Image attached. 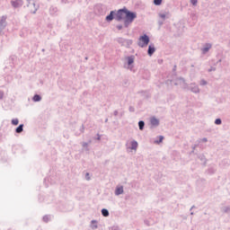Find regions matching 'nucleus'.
<instances>
[{
    "mask_svg": "<svg viewBox=\"0 0 230 230\" xmlns=\"http://www.w3.org/2000/svg\"><path fill=\"white\" fill-rule=\"evenodd\" d=\"M189 89L191 91V93H194V94H199V93H200L199 85H197L195 83L190 84Z\"/></svg>",
    "mask_w": 230,
    "mask_h": 230,
    "instance_id": "7",
    "label": "nucleus"
},
{
    "mask_svg": "<svg viewBox=\"0 0 230 230\" xmlns=\"http://www.w3.org/2000/svg\"><path fill=\"white\" fill-rule=\"evenodd\" d=\"M158 15L160 19H163V21H166V19H170V17H172V13H170V12L160 13Z\"/></svg>",
    "mask_w": 230,
    "mask_h": 230,
    "instance_id": "8",
    "label": "nucleus"
},
{
    "mask_svg": "<svg viewBox=\"0 0 230 230\" xmlns=\"http://www.w3.org/2000/svg\"><path fill=\"white\" fill-rule=\"evenodd\" d=\"M145 224H148V222H147V221H145Z\"/></svg>",
    "mask_w": 230,
    "mask_h": 230,
    "instance_id": "48",
    "label": "nucleus"
},
{
    "mask_svg": "<svg viewBox=\"0 0 230 230\" xmlns=\"http://www.w3.org/2000/svg\"><path fill=\"white\" fill-rule=\"evenodd\" d=\"M42 220H43V222L48 223V222H49V220H51V216L46 215V216H44V217H42Z\"/></svg>",
    "mask_w": 230,
    "mask_h": 230,
    "instance_id": "23",
    "label": "nucleus"
},
{
    "mask_svg": "<svg viewBox=\"0 0 230 230\" xmlns=\"http://www.w3.org/2000/svg\"><path fill=\"white\" fill-rule=\"evenodd\" d=\"M44 181H45V182H46V181H48V179H45Z\"/></svg>",
    "mask_w": 230,
    "mask_h": 230,
    "instance_id": "49",
    "label": "nucleus"
},
{
    "mask_svg": "<svg viewBox=\"0 0 230 230\" xmlns=\"http://www.w3.org/2000/svg\"><path fill=\"white\" fill-rule=\"evenodd\" d=\"M85 179L86 181H91V178L89 177V172L85 173Z\"/></svg>",
    "mask_w": 230,
    "mask_h": 230,
    "instance_id": "33",
    "label": "nucleus"
},
{
    "mask_svg": "<svg viewBox=\"0 0 230 230\" xmlns=\"http://www.w3.org/2000/svg\"><path fill=\"white\" fill-rule=\"evenodd\" d=\"M162 4L163 0H154V4H155V6H161Z\"/></svg>",
    "mask_w": 230,
    "mask_h": 230,
    "instance_id": "24",
    "label": "nucleus"
},
{
    "mask_svg": "<svg viewBox=\"0 0 230 230\" xmlns=\"http://www.w3.org/2000/svg\"><path fill=\"white\" fill-rule=\"evenodd\" d=\"M172 71H177V66H174Z\"/></svg>",
    "mask_w": 230,
    "mask_h": 230,
    "instance_id": "42",
    "label": "nucleus"
},
{
    "mask_svg": "<svg viewBox=\"0 0 230 230\" xmlns=\"http://www.w3.org/2000/svg\"><path fill=\"white\" fill-rule=\"evenodd\" d=\"M62 3H64V0H62Z\"/></svg>",
    "mask_w": 230,
    "mask_h": 230,
    "instance_id": "52",
    "label": "nucleus"
},
{
    "mask_svg": "<svg viewBox=\"0 0 230 230\" xmlns=\"http://www.w3.org/2000/svg\"><path fill=\"white\" fill-rule=\"evenodd\" d=\"M190 215H193V212H191Z\"/></svg>",
    "mask_w": 230,
    "mask_h": 230,
    "instance_id": "50",
    "label": "nucleus"
},
{
    "mask_svg": "<svg viewBox=\"0 0 230 230\" xmlns=\"http://www.w3.org/2000/svg\"><path fill=\"white\" fill-rule=\"evenodd\" d=\"M130 145H131V147H130L131 150H137V145H138L137 141L132 140Z\"/></svg>",
    "mask_w": 230,
    "mask_h": 230,
    "instance_id": "18",
    "label": "nucleus"
},
{
    "mask_svg": "<svg viewBox=\"0 0 230 230\" xmlns=\"http://www.w3.org/2000/svg\"><path fill=\"white\" fill-rule=\"evenodd\" d=\"M211 71H217V68L211 66V67L208 69V73H211Z\"/></svg>",
    "mask_w": 230,
    "mask_h": 230,
    "instance_id": "32",
    "label": "nucleus"
},
{
    "mask_svg": "<svg viewBox=\"0 0 230 230\" xmlns=\"http://www.w3.org/2000/svg\"><path fill=\"white\" fill-rule=\"evenodd\" d=\"M139 40H141V42L138 43L139 48H145V46H148L149 42H150V37H148V35L144 34L143 36H140Z\"/></svg>",
    "mask_w": 230,
    "mask_h": 230,
    "instance_id": "5",
    "label": "nucleus"
},
{
    "mask_svg": "<svg viewBox=\"0 0 230 230\" xmlns=\"http://www.w3.org/2000/svg\"><path fill=\"white\" fill-rule=\"evenodd\" d=\"M137 18V13L129 11L128 9H126V16L124 19V28H128L132 22H134V20Z\"/></svg>",
    "mask_w": 230,
    "mask_h": 230,
    "instance_id": "2",
    "label": "nucleus"
},
{
    "mask_svg": "<svg viewBox=\"0 0 230 230\" xmlns=\"http://www.w3.org/2000/svg\"><path fill=\"white\" fill-rule=\"evenodd\" d=\"M42 100V97L39 94H34V96L32 97V101L37 102H40Z\"/></svg>",
    "mask_w": 230,
    "mask_h": 230,
    "instance_id": "19",
    "label": "nucleus"
},
{
    "mask_svg": "<svg viewBox=\"0 0 230 230\" xmlns=\"http://www.w3.org/2000/svg\"><path fill=\"white\" fill-rule=\"evenodd\" d=\"M163 139H164V137L159 136V139L155 140V143H156V145H159L160 143H163Z\"/></svg>",
    "mask_w": 230,
    "mask_h": 230,
    "instance_id": "25",
    "label": "nucleus"
},
{
    "mask_svg": "<svg viewBox=\"0 0 230 230\" xmlns=\"http://www.w3.org/2000/svg\"><path fill=\"white\" fill-rule=\"evenodd\" d=\"M90 227L93 230L98 229V221L97 220H92L90 224Z\"/></svg>",
    "mask_w": 230,
    "mask_h": 230,
    "instance_id": "14",
    "label": "nucleus"
},
{
    "mask_svg": "<svg viewBox=\"0 0 230 230\" xmlns=\"http://www.w3.org/2000/svg\"><path fill=\"white\" fill-rule=\"evenodd\" d=\"M116 28H117V30H119V31H121V30H123V25L119 24V25L116 26Z\"/></svg>",
    "mask_w": 230,
    "mask_h": 230,
    "instance_id": "31",
    "label": "nucleus"
},
{
    "mask_svg": "<svg viewBox=\"0 0 230 230\" xmlns=\"http://www.w3.org/2000/svg\"><path fill=\"white\" fill-rule=\"evenodd\" d=\"M27 8H30L31 13H37V10H39V4L35 2V0H27Z\"/></svg>",
    "mask_w": 230,
    "mask_h": 230,
    "instance_id": "3",
    "label": "nucleus"
},
{
    "mask_svg": "<svg viewBox=\"0 0 230 230\" xmlns=\"http://www.w3.org/2000/svg\"><path fill=\"white\" fill-rule=\"evenodd\" d=\"M186 84V81L182 77H179L176 82L174 83V85H182Z\"/></svg>",
    "mask_w": 230,
    "mask_h": 230,
    "instance_id": "15",
    "label": "nucleus"
},
{
    "mask_svg": "<svg viewBox=\"0 0 230 230\" xmlns=\"http://www.w3.org/2000/svg\"><path fill=\"white\" fill-rule=\"evenodd\" d=\"M64 3H66V0H64Z\"/></svg>",
    "mask_w": 230,
    "mask_h": 230,
    "instance_id": "51",
    "label": "nucleus"
},
{
    "mask_svg": "<svg viewBox=\"0 0 230 230\" xmlns=\"http://www.w3.org/2000/svg\"><path fill=\"white\" fill-rule=\"evenodd\" d=\"M127 13V7H124L122 9H119L117 12L116 11H111L110 14H108L105 18V21L107 22H111V21H118V22L123 21L124 15Z\"/></svg>",
    "mask_w": 230,
    "mask_h": 230,
    "instance_id": "1",
    "label": "nucleus"
},
{
    "mask_svg": "<svg viewBox=\"0 0 230 230\" xmlns=\"http://www.w3.org/2000/svg\"><path fill=\"white\" fill-rule=\"evenodd\" d=\"M24 4V1L22 0H11V6L13 8H21Z\"/></svg>",
    "mask_w": 230,
    "mask_h": 230,
    "instance_id": "6",
    "label": "nucleus"
},
{
    "mask_svg": "<svg viewBox=\"0 0 230 230\" xmlns=\"http://www.w3.org/2000/svg\"><path fill=\"white\" fill-rule=\"evenodd\" d=\"M24 130V124H20L16 128V134H21Z\"/></svg>",
    "mask_w": 230,
    "mask_h": 230,
    "instance_id": "16",
    "label": "nucleus"
},
{
    "mask_svg": "<svg viewBox=\"0 0 230 230\" xmlns=\"http://www.w3.org/2000/svg\"><path fill=\"white\" fill-rule=\"evenodd\" d=\"M193 208H195V206H192V207H191V208H190V210H192V209H193Z\"/></svg>",
    "mask_w": 230,
    "mask_h": 230,
    "instance_id": "46",
    "label": "nucleus"
},
{
    "mask_svg": "<svg viewBox=\"0 0 230 230\" xmlns=\"http://www.w3.org/2000/svg\"><path fill=\"white\" fill-rule=\"evenodd\" d=\"M190 3L192 4V6H197L199 0H190Z\"/></svg>",
    "mask_w": 230,
    "mask_h": 230,
    "instance_id": "28",
    "label": "nucleus"
},
{
    "mask_svg": "<svg viewBox=\"0 0 230 230\" xmlns=\"http://www.w3.org/2000/svg\"><path fill=\"white\" fill-rule=\"evenodd\" d=\"M208 172H209L210 173H213V172H215V169H209Z\"/></svg>",
    "mask_w": 230,
    "mask_h": 230,
    "instance_id": "41",
    "label": "nucleus"
},
{
    "mask_svg": "<svg viewBox=\"0 0 230 230\" xmlns=\"http://www.w3.org/2000/svg\"><path fill=\"white\" fill-rule=\"evenodd\" d=\"M136 111V109L133 106L129 107V112H134Z\"/></svg>",
    "mask_w": 230,
    "mask_h": 230,
    "instance_id": "34",
    "label": "nucleus"
},
{
    "mask_svg": "<svg viewBox=\"0 0 230 230\" xmlns=\"http://www.w3.org/2000/svg\"><path fill=\"white\" fill-rule=\"evenodd\" d=\"M57 12H58V9L56 6H50L49 8L50 15H57Z\"/></svg>",
    "mask_w": 230,
    "mask_h": 230,
    "instance_id": "17",
    "label": "nucleus"
},
{
    "mask_svg": "<svg viewBox=\"0 0 230 230\" xmlns=\"http://www.w3.org/2000/svg\"><path fill=\"white\" fill-rule=\"evenodd\" d=\"M11 123L12 125H14V126L19 125V119H13Z\"/></svg>",
    "mask_w": 230,
    "mask_h": 230,
    "instance_id": "26",
    "label": "nucleus"
},
{
    "mask_svg": "<svg viewBox=\"0 0 230 230\" xmlns=\"http://www.w3.org/2000/svg\"><path fill=\"white\" fill-rule=\"evenodd\" d=\"M150 123H151L152 127H159V119H157L155 117H152L150 119Z\"/></svg>",
    "mask_w": 230,
    "mask_h": 230,
    "instance_id": "12",
    "label": "nucleus"
},
{
    "mask_svg": "<svg viewBox=\"0 0 230 230\" xmlns=\"http://www.w3.org/2000/svg\"><path fill=\"white\" fill-rule=\"evenodd\" d=\"M97 140L100 141L102 139V137L100 136V134H97Z\"/></svg>",
    "mask_w": 230,
    "mask_h": 230,
    "instance_id": "40",
    "label": "nucleus"
},
{
    "mask_svg": "<svg viewBox=\"0 0 230 230\" xmlns=\"http://www.w3.org/2000/svg\"><path fill=\"white\" fill-rule=\"evenodd\" d=\"M218 62H222V59H219V60L217 61V64H218Z\"/></svg>",
    "mask_w": 230,
    "mask_h": 230,
    "instance_id": "45",
    "label": "nucleus"
},
{
    "mask_svg": "<svg viewBox=\"0 0 230 230\" xmlns=\"http://www.w3.org/2000/svg\"><path fill=\"white\" fill-rule=\"evenodd\" d=\"M200 85H208V82L204 79L200 81Z\"/></svg>",
    "mask_w": 230,
    "mask_h": 230,
    "instance_id": "29",
    "label": "nucleus"
},
{
    "mask_svg": "<svg viewBox=\"0 0 230 230\" xmlns=\"http://www.w3.org/2000/svg\"><path fill=\"white\" fill-rule=\"evenodd\" d=\"M213 47V45L211 43H206L203 48L201 49V53L203 55H206V53H208V51H209V49Z\"/></svg>",
    "mask_w": 230,
    "mask_h": 230,
    "instance_id": "10",
    "label": "nucleus"
},
{
    "mask_svg": "<svg viewBox=\"0 0 230 230\" xmlns=\"http://www.w3.org/2000/svg\"><path fill=\"white\" fill-rule=\"evenodd\" d=\"M159 25H160V26L163 25V22H159Z\"/></svg>",
    "mask_w": 230,
    "mask_h": 230,
    "instance_id": "43",
    "label": "nucleus"
},
{
    "mask_svg": "<svg viewBox=\"0 0 230 230\" xmlns=\"http://www.w3.org/2000/svg\"><path fill=\"white\" fill-rule=\"evenodd\" d=\"M199 159H200L201 161H206V158L204 157V155H200V156H199Z\"/></svg>",
    "mask_w": 230,
    "mask_h": 230,
    "instance_id": "37",
    "label": "nucleus"
},
{
    "mask_svg": "<svg viewBox=\"0 0 230 230\" xmlns=\"http://www.w3.org/2000/svg\"><path fill=\"white\" fill-rule=\"evenodd\" d=\"M154 53H155V47L154 46V44H150L148 46L147 55L149 57H152V55H154Z\"/></svg>",
    "mask_w": 230,
    "mask_h": 230,
    "instance_id": "11",
    "label": "nucleus"
},
{
    "mask_svg": "<svg viewBox=\"0 0 230 230\" xmlns=\"http://www.w3.org/2000/svg\"><path fill=\"white\" fill-rule=\"evenodd\" d=\"M4 96V93L0 92V100H3V97Z\"/></svg>",
    "mask_w": 230,
    "mask_h": 230,
    "instance_id": "35",
    "label": "nucleus"
},
{
    "mask_svg": "<svg viewBox=\"0 0 230 230\" xmlns=\"http://www.w3.org/2000/svg\"><path fill=\"white\" fill-rule=\"evenodd\" d=\"M215 124L216 125H222V119H216Z\"/></svg>",
    "mask_w": 230,
    "mask_h": 230,
    "instance_id": "27",
    "label": "nucleus"
},
{
    "mask_svg": "<svg viewBox=\"0 0 230 230\" xmlns=\"http://www.w3.org/2000/svg\"><path fill=\"white\" fill-rule=\"evenodd\" d=\"M134 56H129L128 57V66H132L133 62H134Z\"/></svg>",
    "mask_w": 230,
    "mask_h": 230,
    "instance_id": "20",
    "label": "nucleus"
},
{
    "mask_svg": "<svg viewBox=\"0 0 230 230\" xmlns=\"http://www.w3.org/2000/svg\"><path fill=\"white\" fill-rule=\"evenodd\" d=\"M85 60H89V58L86 57V58H85Z\"/></svg>",
    "mask_w": 230,
    "mask_h": 230,
    "instance_id": "47",
    "label": "nucleus"
},
{
    "mask_svg": "<svg viewBox=\"0 0 230 230\" xmlns=\"http://www.w3.org/2000/svg\"><path fill=\"white\" fill-rule=\"evenodd\" d=\"M123 186H120V187H117L116 189H115V195L117 196V197H119V195H123Z\"/></svg>",
    "mask_w": 230,
    "mask_h": 230,
    "instance_id": "13",
    "label": "nucleus"
},
{
    "mask_svg": "<svg viewBox=\"0 0 230 230\" xmlns=\"http://www.w3.org/2000/svg\"><path fill=\"white\" fill-rule=\"evenodd\" d=\"M116 41L120 44V46H124V48H130L132 46V40H127L124 38H117Z\"/></svg>",
    "mask_w": 230,
    "mask_h": 230,
    "instance_id": "4",
    "label": "nucleus"
},
{
    "mask_svg": "<svg viewBox=\"0 0 230 230\" xmlns=\"http://www.w3.org/2000/svg\"><path fill=\"white\" fill-rule=\"evenodd\" d=\"M229 210H230V208H229V207H225V208H223L224 213H228Z\"/></svg>",
    "mask_w": 230,
    "mask_h": 230,
    "instance_id": "30",
    "label": "nucleus"
},
{
    "mask_svg": "<svg viewBox=\"0 0 230 230\" xmlns=\"http://www.w3.org/2000/svg\"><path fill=\"white\" fill-rule=\"evenodd\" d=\"M201 141H202L203 143H208V138H207V137H203V138L201 139Z\"/></svg>",
    "mask_w": 230,
    "mask_h": 230,
    "instance_id": "36",
    "label": "nucleus"
},
{
    "mask_svg": "<svg viewBox=\"0 0 230 230\" xmlns=\"http://www.w3.org/2000/svg\"><path fill=\"white\" fill-rule=\"evenodd\" d=\"M104 121H105V123H107L109 121V119H106Z\"/></svg>",
    "mask_w": 230,
    "mask_h": 230,
    "instance_id": "44",
    "label": "nucleus"
},
{
    "mask_svg": "<svg viewBox=\"0 0 230 230\" xmlns=\"http://www.w3.org/2000/svg\"><path fill=\"white\" fill-rule=\"evenodd\" d=\"M138 128H139V130H144V128H145V121L140 120L138 122Z\"/></svg>",
    "mask_w": 230,
    "mask_h": 230,
    "instance_id": "21",
    "label": "nucleus"
},
{
    "mask_svg": "<svg viewBox=\"0 0 230 230\" xmlns=\"http://www.w3.org/2000/svg\"><path fill=\"white\" fill-rule=\"evenodd\" d=\"M101 212L102 217H109V210L107 208H102Z\"/></svg>",
    "mask_w": 230,
    "mask_h": 230,
    "instance_id": "22",
    "label": "nucleus"
},
{
    "mask_svg": "<svg viewBox=\"0 0 230 230\" xmlns=\"http://www.w3.org/2000/svg\"><path fill=\"white\" fill-rule=\"evenodd\" d=\"M113 114H114V116H118V114H119L118 110L114 111Z\"/></svg>",
    "mask_w": 230,
    "mask_h": 230,
    "instance_id": "39",
    "label": "nucleus"
},
{
    "mask_svg": "<svg viewBox=\"0 0 230 230\" xmlns=\"http://www.w3.org/2000/svg\"><path fill=\"white\" fill-rule=\"evenodd\" d=\"M6 28V16H2L0 19V31Z\"/></svg>",
    "mask_w": 230,
    "mask_h": 230,
    "instance_id": "9",
    "label": "nucleus"
},
{
    "mask_svg": "<svg viewBox=\"0 0 230 230\" xmlns=\"http://www.w3.org/2000/svg\"><path fill=\"white\" fill-rule=\"evenodd\" d=\"M88 145H89V144H87V142L83 143V146H84V148H86V146H88Z\"/></svg>",
    "mask_w": 230,
    "mask_h": 230,
    "instance_id": "38",
    "label": "nucleus"
}]
</instances>
